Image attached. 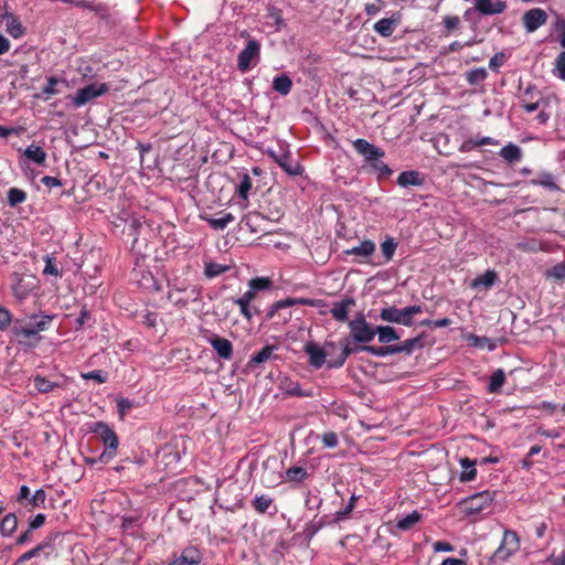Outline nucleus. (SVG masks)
I'll return each mask as SVG.
<instances>
[{
    "mask_svg": "<svg viewBox=\"0 0 565 565\" xmlns=\"http://www.w3.org/2000/svg\"><path fill=\"white\" fill-rule=\"evenodd\" d=\"M33 382H34V386L35 388L41 392V393H47L50 391H52L54 387H56V384L46 380L45 377L43 376H39L36 375L34 379H33Z\"/></svg>",
    "mask_w": 565,
    "mask_h": 565,
    "instance_id": "obj_40",
    "label": "nucleus"
},
{
    "mask_svg": "<svg viewBox=\"0 0 565 565\" xmlns=\"http://www.w3.org/2000/svg\"><path fill=\"white\" fill-rule=\"evenodd\" d=\"M117 406L122 417L126 414V412L131 408V403L126 398H120L117 401Z\"/></svg>",
    "mask_w": 565,
    "mask_h": 565,
    "instance_id": "obj_64",
    "label": "nucleus"
},
{
    "mask_svg": "<svg viewBox=\"0 0 565 565\" xmlns=\"http://www.w3.org/2000/svg\"><path fill=\"white\" fill-rule=\"evenodd\" d=\"M547 14L543 9L534 8L523 15L524 28L527 32H534L546 23Z\"/></svg>",
    "mask_w": 565,
    "mask_h": 565,
    "instance_id": "obj_13",
    "label": "nucleus"
},
{
    "mask_svg": "<svg viewBox=\"0 0 565 565\" xmlns=\"http://www.w3.org/2000/svg\"><path fill=\"white\" fill-rule=\"evenodd\" d=\"M420 312V306H409L403 309H398L396 307H385L381 309L380 318L386 322L411 327L413 324L414 316Z\"/></svg>",
    "mask_w": 565,
    "mask_h": 565,
    "instance_id": "obj_2",
    "label": "nucleus"
},
{
    "mask_svg": "<svg viewBox=\"0 0 565 565\" xmlns=\"http://www.w3.org/2000/svg\"><path fill=\"white\" fill-rule=\"evenodd\" d=\"M467 340L469 341V343L471 345L479 347V348H484L490 342L489 339H487L486 337H478L475 334H469L467 337Z\"/></svg>",
    "mask_w": 565,
    "mask_h": 565,
    "instance_id": "obj_58",
    "label": "nucleus"
},
{
    "mask_svg": "<svg viewBox=\"0 0 565 565\" xmlns=\"http://www.w3.org/2000/svg\"><path fill=\"white\" fill-rule=\"evenodd\" d=\"M520 548V540L514 531L507 530L500 546L492 555L493 562H504Z\"/></svg>",
    "mask_w": 565,
    "mask_h": 565,
    "instance_id": "obj_8",
    "label": "nucleus"
},
{
    "mask_svg": "<svg viewBox=\"0 0 565 565\" xmlns=\"http://www.w3.org/2000/svg\"><path fill=\"white\" fill-rule=\"evenodd\" d=\"M0 20L4 24L7 33L13 39H20L24 35L25 29L13 13L4 12L0 15Z\"/></svg>",
    "mask_w": 565,
    "mask_h": 565,
    "instance_id": "obj_15",
    "label": "nucleus"
},
{
    "mask_svg": "<svg viewBox=\"0 0 565 565\" xmlns=\"http://www.w3.org/2000/svg\"><path fill=\"white\" fill-rule=\"evenodd\" d=\"M270 285V281L267 278H254L249 281V288L257 290L266 289Z\"/></svg>",
    "mask_w": 565,
    "mask_h": 565,
    "instance_id": "obj_56",
    "label": "nucleus"
},
{
    "mask_svg": "<svg viewBox=\"0 0 565 565\" xmlns=\"http://www.w3.org/2000/svg\"><path fill=\"white\" fill-rule=\"evenodd\" d=\"M375 334L381 343H391L401 338L396 330L390 326H379L375 328Z\"/></svg>",
    "mask_w": 565,
    "mask_h": 565,
    "instance_id": "obj_23",
    "label": "nucleus"
},
{
    "mask_svg": "<svg viewBox=\"0 0 565 565\" xmlns=\"http://www.w3.org/2000/svg\"><path fill=\"white\" fill-rule=\"evenodd\" d=\"M260 222H263L262 215L259 213L252 212L242 218L241 224L243 227L248 228L252 233H256L262 231Z\"/></svg>",
    "mask_w": 565,
    "mask_h": 565,
    "instance_id": "obj_25",
    "label": "nucleus"
},
{
    "mask_svg": "<svg viewBox=\"0 0 565 565\" xmlns=\"http://www.w3.org/2000/svg\"><path fill=\"white\" fill-rule=\"evenodd\" d=\"M322 444L327 448H335L339 444V439L335 433L329 431L323 434Z\"/></svg>",
    "mask_w": 565,
    "mask_h": 565,
    "instance_id": "obj_54",
    "label": "nucleus"
},
{
    "mask_svg": "<svg viewBox=\"0 0 565 565\" xmlns=\"http://www.w3.org/2000/svg\"><path fill=\"white\" fill-rule=\"evenodd\" d=\"M361 350L366 351L375 356H385L388 354H396V351H397V350L393 349V345L380 347V348L366 345V347H362Z\"/></svg>",
    "mask_w": 565,
    "mask_h": 565,
    "instance_id": "obj_39",
    "label": "nucleus"
},
{
    "mask_svg": "<svg viewBox=\"0 0 565 565\" xmlns=\"http://www.w3.org/2000/svg\"><path fill=\"white\" fill-rule=\"evenodd\" d=\"M49 546H50L49 543L39 544L34 548H32L29 552H26L23 555H21L19 557V559L17 561V565L20 564V563H24V562H26V561H29V559L40 555V553L43 552Z\"/></svg>",
    "mask_w": 565,
    "mask_h": 565,
    "instance_id": "obj_43",
    "label": "nucleus"
},
{
    "mask_svg": "<svg viewBox=\"0 0 565 565\" xmlns=\"http://www.w3.org/2000/svg\"><path fill=\"white\" fill-rule=\"evenodd\" d=\"M82 377L85 380H94L98 383H105L107 381V374L100 370L90 371L87 373H83Z\"/></svg>",
    "mask_w": 565,
    "mask_h": 565,
    "instance_id": "obj_51",
    "label": "nucleus"
},
{
    "mask_svg": "<svg viewBox=\"0 0 565 565\" xmlns=\"http://www.w3.org/2000/svg\"><path fill=\"white\" fill-rule=\"evenodd\" d=\"M28 501L34 508H43L46 501V493L44 490L39 489Z\"/></svg>",
    "mask_w": 565,
    "mask_h": 565,
    "instance_id": "obj_48",
    "label": "nucleus"
},
{
    "mask_svg": "<svg viewBox=\"0 0 565 565\" xmlns=\"http://www.w3.org/2000/svg\"><path fill=\"white\" fill-rule=\"evenodd\" d=\"M355 151L363 156L366 161H376L384 157V151L365 139H356L353 141Z\"/></svg>",
    "mask_w": 565,
    "mask_h": 565,
    "instance_id": "obj_12",
    "label": "nucleus"
},
{
    "mask_svg": "<svg viewBox=\"0 0 565 565\" xmlns=\"http://www.w3.org/2000/svg\"><path fill=\"white\" fill-rule=\"evenodd\" d=\"M494 499V493L490 491H482L472 494L460 502L462 512L467 515H472L481 512L486 508L490 507Z\"/></svg>",
    "mask_w": 565,
    "mask_h": 565,
    "instance_id": "obj_6",
    "label": "nucleus"
},
{
    "mask_svg": "<svg viewBox=\"0 0 565 565\" xmlns=\"http://www.w3.org/2000/svg\"><path fill=\"white\" fill-rule=\"evenodd\" d=\"M201 561L196 548L190 546L182 551L181 555L172 559L168 565H198Z\"/></svg>",
    "mask_w": 565,
    "mask_h": 565,
    "instance_id": "obj_17",
    "label": "nucleus"
},
{
    "mask_svg": "<svg viewBox=\"0 0 565 565\" xmlns=\"http://www.w3.org/2000/svg\"><path fill=\"white\" fill-rule=\"evenodd\" d=\"M354 352L348 343L343 345L340 355L335 360L328 362L330 367H340L344 364L345 360Z\"/></svg>",
    "mask_w": 565,
    "mask_h": 565,
    "instance_id": "obj_38",
    "label": "nucleus"
},
{
    "mask_svg": "<svg viewBox=\"0 0 565 565\" xmlns=\"http://www.w3.org/2000/svg\"><path fill=\"white\" fill-rule=\"evenodd\" d=\"M291 87L292 81L285 74L276 76L273 81L274 90L281 94L282 96L288 95L291 90Z\"/></svg>",
    "mask_w": 565,
    "mask_h": 565,
    "instance_id": "obj_24",
    "label": "nucleus"
},
{
    "mask_svg": "<svg viewBox=\"0 0 565 565\" xmlns=\"http://www.w3.org/2000/svg\"><path fill=\"white\" fill-rule=\"evenodd\" d=\"M460 23V20L457 15H448L444 20V24L448 30L456 29Z\"/></svg>",
    "mask_w": 565,
    "mask_h": 565,
    "instance_id": "obj_63",
    "label": "nucleus"
},
{
    "mask_svg": "<svg viewBox=\"0 0 565 565\" xmlns=\"http://www.w3.org/2000/svg\"><path fill=\"white\" fill-rule=\"evenodd\" d=\"M461 472L459 479L461 482H469L477 477L476 461L469 458H461L459 460Z\"/></svg>",
    "mask_w": 565,
    "mask_h": 565,
    "instance_id": "obj_20",
    "label": "nucleus"
},
{
    "mask_svg": "<svg viewBox=\"0 0 565 565\" xmlns=\"http://www.w3.org/2000/svg\"><path fill=\"white\" fill-rule=\"evenodd\" d=\"M273 500L268 495L256 497L253 507L260 513H264L271 504Z\"/></svg>",
    "mask_w": 565,
    "mask_h": 565,
    "instance_id": "obj_44",
    "label": "nucleus"
},
{
    "mask_svg": "<svg viewBox=\"0 0 565 565\" xmlns=\"http://www.w3.org/2000/svg\"><path fill=\"white\" fill-rule=\"evenodd\" d=\"M41 182L47 188H58L62 185L60 179L55 177L45 175L41 179Z\"/></svg>",
    "mask_w": 565,
    "mask_h": 565,
    "instance_id": "obj_62",
    "label": "nucleus"
},
{
    "mask_svg": "<svg viewBox=\"0 0 565 565\" xmlns=\"http://www.w3.org/2000/svg\"><path fill=\"white\" fill-rule=\"evenodd\" d=\"M276 348L274 345L264 347L258 353L253 355L250 363L260 364L270 360L274 355Z\"/></svg>",
    "mask_w": 565,
    "mask_h": 565,
    "instance_id": "obj_31",
    "label": "nucleus"
},
{
    "mask_svg": "<svg viewBox=\"0 0 565 565\" xmlns=\"http://www.w3.org/2000/svg\"><path fill=\"white\" fill-rule=\"evenodd\" d=\"M504 382H505V373L501 369L497 370L490 377L488 391L490 393L499 392L500 388L503 386Z\"/></svg>",
    "mask_w": 565,
    "mask_h": 565,
    "instance_id": "obj_30",
    "label": "nucleus"
},
{
    "mask_svg": "<svg viewBox=\"0 0 565 565\" xmlns=\"http://www.w3.org/2000/svg\"><path fill=\"white\" fill-rule=\"evenodd\" d=\"M93 431L96 433L102 438L103 443L106 446V449L99 456L98 461L107 463L116 456V450L118 448V438L115 431L103 422L96 423Z\"/></svg>",
    "mask_w": 565,
    "mask_h": 565,
    "instance_id": "obj_3",
    "label": "nucleus"
},
{
    "mask_svg": "<svg viewBox=\"0 0 565 565\" xmlns=\"http://www.w3.org/2000/svg\"><path fill=\"white\" fill-rule=\"evenodd\" d=\"M270 156L275 159V161L288 173L291 175L300 174L301 168L298 163L291 164L290 157L288 153L284 152L280 156H276L274 152H270Z\"/></svg>",
    "mask_w": 565,
    "mask_h": 565,
    "instance_id": "obj_22",
    "label": "nucleus"
},
{
    "mask_svg": "<svg viewBox=\"0 0 565 565\" xmlns=\"http://www.w3.org/2000/svg\"><path fill=\"white\" fill-rule=\"evenodd\" d=\"M45 515L44 514H36L29 524L30 531H34L39 527H41L45 522Z\"/></svg>",
    "mask_w": 565,
    "mask_h": 565,
    "instance_id": "obj_59",
    "label": "nucleus"
},
{
    "mask_svg": "<svg viewBox=\"0 0 565 565\" xmlns=\"http://www.w3.org/2000/svg\"><path fill=\"white\" fill-rule=\"evenodd\" d=\"M23 156L29 161H32L39 166H42L46 161V152L40 147L34 143L28 146L23 152Z\"/></svg>",
    "mask_w": 565,
    "mask_h": 565,
    "instance_id": "obj_21",
    "label": "nucleus"
},
{
    "mask_svg": "<svg viewBox=\"0 0 565 565\" xmlns=\"http://www.w3.org/2000/svg\"><path fill=\"white\" fill-rule=\"evenodd\" d=\"M398 22H399V19L393 18V17L381 19L374 24V31L382 36H385V38L391 36Z\"/></svg>",
    "mask_w": 565,
    "mask_h": 565,
    "instance_id": "obj_19",
    "label": "nucleus"
},
{
    "mask_svg": "<svg viewBox=\"0 0 565 565\" xmlns=\"http://www.w3.org/2000/svg\"><path fill=\"white\" fill-rule=\"evenodd\" d=\"M396 246L397 245H396V243L394 242L393 238L385 239L381 244V249H382V253H383V255H384L386 260H391L392 259V257L394 256Z\"/></svg>",
    "mask_w": 565,
    "mask_h": 565,
    "instance_id": "obj_45",
    "label": "nucleus"
},
{
    "mask_svg": "<svg viewBox=\"0 0 565 565\" xmlns=\"http://www.w3.org/2000/svg\"><path fill=\"white\" fill-rule=\"evenodd\" d=\"M270 465V460H267L264 463L265 472L263 475V481L268 486L273 487L275 484H278L282 481L281 473H275L274 471H267L268 466Z\"/></svg>",
    "mask_w": 565,
    "mask_h": 565,
    "instance_id": "obj_36",
    "label": "nucleus"
},
{
    "mask_svg": "<svg viewBox=\"0 0 565 565\" xmlns=\"http://www.w3.org/2000/svg\"><path fill=\"white\" fill-rule=\"evenodd\" d=\"M38 288V279L31 274L11 275V290L17 300H25Z\"/></svg>",
    "mask_w": 565,
    "mask_h": 565,
    "instance_id": "obj_4",
    "label": "nucleus"
},
{
    "mask_svg": "<svg viewBox=\"0 0 565 565\" xmlns=\"http://www.w3.org/2000/svg\"><path fill=\"white\" fill-rule=\"evenodd\" d=\"M350 335L355 342L369 343L375 337V328L365 320L363 316H359L349 322Z\"/></svg>",
    "mask_w": 565,
    "mask_h": 565,
    "instance_id": "obj_9",
    "label": "nucleus"
},
{
    "mask_svg": "<svg viewBox=\"0 0 565 565\" xmlns=\"http://www.w3.org/2000/svg\"><path fill=\"white\" fill-rule=\"evenodd\" d=\"M109 90V85L106 83H92L81 89L73 96L71 100L74 106L82 107L90 100L105 95Z\"/></svg>",
    "mask_w": 565,
    "mask_h": 565,
    "instance_id": "obj_7",
    "label": "nucleus"
},
{
    "mask_svg": "<svg viewBox=\"0 0 565 565\" xmlns=\"http://www.w3.org/2000/svg\"><path fill=\"white\" fill-rule=\"evenodd\" d=\"M375 252V244L370 239H364L358 246L347 249V255L356 257L358 263H366Z\"/></svg>",
    "mask_w": 565,
    "mask_h": 565,
    "instance_id": "obj_14",
    "label": "nucleus"
},
{
    "mask_svg": "<svg viewBox=\"0 0 565 565\" xmlns=\"http://www.w3.org/2000/svg\"><path fill=\"white\" fill-rule=\"evenodd\" d=\"M355 306V301L352 298H345L339 302H335L331 309L332 317L338 321H345L348 319L349 311Z\"/></svg>",
    "mask_w": 565,
    "mask_h": 565,
    "instance_id": "obj_18",
    "label": "nucleus"
},
{
    "mask_svg": "<svg viewBox=\"0 0 565 565\" xmlns=\"http://www.w3.org/2000/svg\"><path fill=\"white\" fill-rule=\"evenodd\" d=\"M61 83L60 79L56 77H50L45 84V86L42 88V92L45 95H56L60 93V90L56 88L57 84Z\"/></svg>",
    "mask_w": 565,
    "mask_h": 565,
    "instance_id": "obj_52",
    "label": "nucleus"
},
{
    "mask_svg": "<svg viewBox=\"0 0 565 565\" xmlns=\"http://www.w3.org/2000/svg\"><path fill=\"white\" fill-rule=\"evenodd\" d=\"M53 318V316L43 313L28 315L13 321L11 334L21 344H24L28 339L40 341L39 333L50 328Z\"/></svg>",
    "mask_w": 565,
    "mask_h": 565,
    "instance_id": "obj_1",
    "label": "nucleus"
},
{
    "mask_svg": "<svg viewBox=\"0 0 565 565\" xmlns=\"http://www.w3.org/2000/svg\"><path fill=\"white\" fill-rule=\"evenodd\" d=\"M260 58V43L255 39H248L245 47L237 56V67L245 73L255 66Z\"/></svg>",
    "mask_w": 565,
    "mask_h": 565,
    "instance_id": "obj_5",
    "label": "nucleus"
},
{
    "mask_svg": "<svg viewBox=\"0 0 565 565\" xmlns=\"http://www.w3.org/2000/svg\"><path fill=\"white\" fill-rule=\"evenodd\" d=\"M546 278L554 279L556 281H564L565 280V263H558L551 267L545 273Z\"/></svg>",
    "mask_w": 565,
    "mask_h": 565,
    "instance_id": "obj_33",
    "label": "nucleus"
},
{
    "mask_svg": "<svg viewBox=\"0 0 565 565\" xmlns=\"http://www.w3.org/2000/svg\"><path fill=\"white\" fill-rule=\"evenodd\" d=\"M228 269L227 266L217 264V263H209L205 265V275L210 278L220 276Z\"/></svg>",
    "mask_w": 565,
    "mask_h": 565,
    "instance_id": "obj_42",
    "label": "nucleus"
},
{
    "mask_svg": "<svg viewBox=\"0 0 565 565\" xmlns=\"http://www.w3.org/2000/svg\"><path fill=\"white\" fill-rule=\"evenodd\" d=\"M533 183L543 185V186H545L547 189H551V190H554V189L557 188L556 183L554 181L553 175L550 174V173L540 174L537 177V179L533 181Z\"/></svg>",
    "mask_w": 565,
    "mask_h": 565,
    "instance_id": "obj_49",
    "label": "nucleus"
},
{
    "mask_svg": "<svg viewBox=\"0 0 565 565\" xmlns=\"http://www.w3.org/2000/svg\"><path fill=\"white\" fill-rule=\"evenodd\" d=\"M45 267L43 269L44 275H51L55 277H61V271L55 265V258L52 255L44 256Z\"/></svg>",
    "mask_w": 565,
    "mask_h": 565,
    "instance_id": "obj_41",
    "label": "nucleus"
},
{
    "mask_svg": "<svg viewBox=\"0 0 565 565\" xmlns=\"http://www.w3.org/2000/svg\"><path fill=\"white\" fill-rule=\"evenodd\" d=\"M433 548L436 553L454 551V546L451 544H449L448 542H444V541L435 542L433 545Z\"/></svg>",
    "mask_w": 565,
    "mask_h": 565,
    "instance_id": "obj_60",
    "label": "nucleus"
},
{
    "mask_svg": "<svg viewBox=\"0 0 565 565\" xmlns=\"http://www.w3.org/2000/svg\"><path fill=\"white\" fill-rule=\"evenodd\" d=\"M487 77L484 68H477L468 73V81L471 84L482 82Z\"/></svg>",
    "mask_w": 565,
    "mask_h": 565,
    "instance_id": "obj_53",
    "label": "nucleus"
},
{
    "mask_svg": "<svg viewBox=\"0 0 565 565\" xmlns=\"http://www.w3.org/2000/svg\"><path fill=\"white\" fill-rule=\"evenodd\" d=\"M422 520V515L418 511H413L412 513L399 518L396 521V527L401 531H407L417 524Z\"/></svg>",
    "mask_w": 565,
    "mask_h": 565,
    "instance_id": "obj_27",
    "label": "nucleus"
},
{
    "mask_svg": "<svg viewBox=\"0 0 565 565\" xmlns=\"http://www.w3.org/2000/svg\"><path fill=\"white\" fill-rule=\"evenodd\" d=\"M307 476V470L302 467H291L286 471V478L291 482H301Z\"/></svg>",
    "mask_w": 565,
    "mask_h": 565,
    "instance_id": "obj_34",
    "label": "nucleus"
},
{
    "mask_svg": "<svg viewBox=\"0 0 565 565\" xmlns=\"http://www.w3.org/2000/svg\"><path fill=\"white\" fill-rule=\"evenodd\" d=\"M555 75L565 81V51H563L555 61Z\"/></svg>",
    "mask_w": 565,
    "mask_h": 565,
    "instance_id": "obj_50",
    "label": "nucleus"
},
{
    "mask_svg": "<svg viewBox=\"0 0 565 565\" xmlns=\"http://www.w3.org/2000/svg\"><path fill=\"white\" fill-rule=\"evenodd\" d=\"M473 8L482 15H497L503 13L508 6L504 0H472Z\"/></svg>",
    "mask_w": 565,
    "mask_h": 565,
    "instance_id": "obj_11",
    "label": "nucleus"
},
{
    "mask_svg": "<svg viewBox=\"0 0 565 565\" xmlns=\"http://www.w3.org/2000/svg\"><path fill=\"white\" fill-rule=\"evenodd\" d=\"M204 220L214 230L222 231L234 221V216L231 213H221L220 217L206 216Z\"/></svg>",
    "mask_w": 565,
    "mask_h": 565,
    "instance_id": "obj_28",
    "label": "nucleus"
},
{
    "mask_svg": "<svg viewBox=\"0 0 565 565\" xmlns=\"http://www.w3.org/2000/svg\"><path fill=\"white\" fill-rule=\"evenodd\" d=\"M495 280H497V274L492 270H488L483 275L477 277L472 282V286L473 287L483 286L484 288H489L494 284Z\"/></svg>",
    "mask_w": 565,
    "mask_h": 565,
    "instance_id": "obj_32",
    "label": "nucleus"
},
{
    "mask_svg": "<svg viewBox=\"0 0 565 565\" xmlns=\"http://www.w3.org/2000/svg\"><path fill=\"white\" fill-rule=\"evenodd\" d=\"M337 345L333 342H326L322 347L309 341L305 344L303 350L309 356V363L316 369H320L328 356V349H335Z\"/></svg>",
    "mask_w": 565,
    "mask_h": 565,
    "instance_id": "obj_10",
    "label": "nucleus"
},
{
    "mask_svg": "<svg viewBox=\"0 0 565 565\" xmlns=\"http://www.w3.org/2000/svg\"><path fill=\"white\" fill-rule=\"evenodd\" d=\"M414 344L415 340H406L402 345H393V349L397 350L396 353H411L414 349Z\"/></svg>",
    "mask_w": 565,
    "mask_h": 565,
    "instance_id": "obj_61",
    "label": "nucleus"
},
{
    "mask_svg": "<svg viewBox=\"0 0 565 565\" xmlns=\"http://www.w3.org/2000/svg\"><path fill=\"white\" fill-rule=\"evenodd\" d=\"M207 342L216 351L221 359L230 360L233 355V345L230 340L218 335L207 338Z\"/></svg>",
    "mask_w": 565,
    "mask_h": 565,
    "instance_id": "obj_16",
    "label": "nucleus"
},
{
    "mask_svg": "<svg viewBox=\"0 0 565 565\" xmlns=\"http://www.w3.org/2000/svg\"><path fill=\"white\" fill-rule=\"evenodd\" d=\"M500 156L509 162H514L521 159L522 151L516 145L509 143L501 149Z\"/></svg>",
    "mask_w": 565,
    "mask_h": 565,
    "instance_id": "obj_29",
    "label": "nucleus"
},
{
    "mask_svg": "<svg viewBox=\"0 0 565 565\" xmlns=\"http://www.w3.org/2000/svg\"><path fill=\"white\" fill-rule=\"evenodd\" d=\"M250 189H252V179L247 174H244V177L242 178V180L238 184L237 193L242 199L246 200Z\"/></svg>",
    "mask_w": 565,
    "mask_h": 565,
    "instance_id": "obj_47",
    "label": "nucleus"
},
{
    "mask_svg": "<svg viewBox=\"0 0 565 565\" xmlns=\"http://www.w3.org/2000/svg\"><path fill=\"white\" fill-rule=\"evenodd\" d=\"M536 565H565V552L558 554L552 553L546 559L539 562Z\"/></svg>",
    "mask_w": 565,
    "mask_h": 565,
    "instance_id": "obj_46",
    "label": "nucleus"
},
{
    "mask_svg": "<svg viewBox=\"0 0 565 565\" xmlns=\"http://www.w3.org/2000/svg\"><path fill=\"white\" fill-rule=\"evenodd\" d=\"M255 297L256 292L254 291V289L249 288L246 292L243 294L242 297L234 299V303H243V306L250 305Z\"/></svg>",
    "mask_w": 565,
    "mask_h": 565,
    "instance_id": "obj_57",
    "label": "nucleus"
},
{
    "mask_svg": "<svg viewBox=\"0 0 565 565\" xmlns=\"http://www.w3.org/2000/svg\"><path fill=\"white\" fill-rule=\"evenodd\" d=\"M397 183L401 186L422 185L423 178L417 171H405L398 175Z\"/></svg>",
    "mask_w": 565,
    "mask_h": 565,
    "instance_id": "obj_26",
    "label": "nucleus"
},
{
    "mask_svg": "<svg viewBox=\"0 0 565 565\" xmlns=\"http://www.w3.org/2000/svg\"><path fill=\"white\" fill-rule=\"evenodd\" d=\"M11 322V312L7 308L0 306V330H4Z\"/></svg>",
    "mask_w": 565,
    "mask_h": 565,
    "instance_id": "obj_55",
    "label": "nucleus"
},
{
    "mask_svg": "<svg viewBox=\"0 0 565 565\" xmlns=\"http://www.w3.org/2000/svg\"><path fill=\"white\" fill-rule=\"evenodd\" d=\"M26 199V194L23 190L18 188H11L8 191V203L10 206H15L20 203H23Z\"/></svg>",
    "mask_w": 565,
    "mask_h": 565,
    "instance_id": "obj_37",
    "label": "nucleus"
},
{
    "mask_svg": "<svg viewBox=\"0 0 565 565\" xmlns=\"http://www.w3.org/2000/svg\"><path fill=\"white\" fill-rule=\"evenodd\" d=\"M17 518L13 514H8L0 523V531L3 535H10L17 529Z\"/></svg>",
    "mask_w": 565,
    "mask_h": 565,
    "instance_id": "obj_35",
    "label": "nucleus"
}]
</instances>
